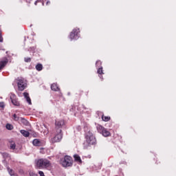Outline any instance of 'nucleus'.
<instances>
[{"label":"nucleus","mask_w":176,"mask_h":176,"mask_svg":"<svg viewBox=\"0 0 176 176\" xmlns=\"http://www.w3.org/2000/svg\"><path fill=\"white\" fill-rule=\"evenodd\" d=\"M82 93H83V91H81V92H80V95H82Z\"/></svg>","instance_id":"obj_34"},{"label":"nucleus","mask_w":176,"mask_h":176,"mask_svg":"<svg viewBox=\"0 0 176 176\" xmlns=\"http://www.w3.org/2000/svg\"><path fill=\"white\" fill-rule=\"evenodd\" d=\"M101 134L104 137H109L111 135V133L107 129H104Z\"/></svg>","instance_id":"obj_13"},{"label":"nucleus","mask_w":176,"mask_h":176,"mask_svg":"<svg viewBox=\"0 0 176 176\" xmlns=\"http://www.w3.org/2000/svg\"><path fill=\"white\" fill-rule=\"evenodd\" d=\"M96 129L98 130V132L101 134L103 133V131L105 129V128L100 124H98L96 126Z\"/></svg>","instance_id":"obj_14"},{"label":"nucleus","mask_w":176,"mask_h":176,"mask_svg":"<svg viewBox=\"0 0 176 176\" xmlns=\"http://www.w3.org/2000/svg\"><path fill=\"white\" fill-rule=\"evenodd\" d=\"M85 140L87 143L90 145H94L96 144V138L94 135L93 133L91 131H89L85 134Z\"/></svg>","instance_id":"obj_2"},{"label":"nucleus","mask_w":176,"mask_h":176,"mask_svg":"<svg viewBox=\"0 0 176 176\" xmlns=\"http://www.w3.org/2000/svg\"><path fill=\"white\" fill-rule=\"evenodd\" d=\"M3 42V38L2 36V30L0 29V43Z\"/></svg>","instance_id":"obj_24"},{"label":"nucleus","mask_w":176,"mask_h":176,"mask_svg":"<svg viewBox=\"0 0 176 176\" xmlns=\"http://www.w3.org/2000/svg\"><path fill=\"white\" fill-rule=\"evenodd\" d=\"M88 94H89V92H87V94H86V96H87V95H88Z\"/></svg>","instance_id":"obj_35"},{"label":"nucleus","mask_w":176,"mask_h":176,"mask_svg":"<svg viewBox=\"0 0 176 176\" xmlns=\"http://www.w3.org/2000/svg\"><path fill=\"white\" fill-rule=\"evenodd\" d=\"M8 171L11 176L14 175V171L12 169L8 168Z\"/></svg>","instance_id":"obj_23"},{"label":"nucleus","mask_w":176,"mask_h":176,"mask_svg":"<svg viewBox=\"0 0 176 176\" xmlns=\"http://www.w3.org/2000/svg\"><path fill=\"white\" fill-rule=\"evenodd\" d=\"M97 74H98L99 77L102 79H103V78L102 77V74H104V72H103V67H100L98 68V69L97 70Z\"/></svg>","instance_id":"obj_11"},{"label":"nucleus","mask_w":176,"mask_h":176,"mask_svg":"<svg viewBox=\"0 0 176 176\" xmlns=\"http://www.w3.org/2000/svg\"><path fill=\"white\" fill-rule=\"evenodd\" d=\"M60 164L63 167H69L73 165V158L69 155H66L61 159Z\"/></svg>","instance_id":"obj_4"},{"label":"nucleus","mask_w":176,"mask_h":176,"mask_svg":"<svg viewBox=\"0 0 176 176\" xmlns=\"http://www.w3.org/2000/svg\"><path fill=\"white\" fill-rule=\"evenodd\" d=\"M24 61L26 63H30L32 61V59L30 58H25Z\"/></svg>","instance_id":"obj_27"},{"label":"nucleus","mask_w":176,"mask_h":176,"mask_svg":"<svg viewBox=\"0 0 176 176\" xmlns=\"http://www.w3.org/2000/svg\"><path fill=\"white\" fill-rule=\"evenodd\" d=\"M22 122L23 123V124H25V126L29 124V122L25 120V119H22Z\"/></svg>","instance_id":"obj_26"},{"label":"nucleus","mask_w":176,"mask_h":176,"mask_svg":"<svg viewBox=\"0 0 176 176\" xmlns=\"http://www.w3.org/2000/svg\"><path fill=\"white\" fill-rule=\"evenodd\" d=\"M10 99L11 100V102L12 104H14L16 107L20 106V102L18 101L16 96L15 94H11L10 96Z\"/></svg>","instance_id":"obj_8"},{"label":"nucleus","mask_w":176,"mask_h":176,"mask_svg":"<svg viewBox=\"0 0 176 176\" xmlns=\"http://www.w3.org/2000/svg\"><path fill=\"white\" fill-rule=\"evenodd\" d=\"M10 148L12 150L16 148V144L14 142L10 143Z\"/></svg>","instance_id":"obj_20"},{"label":"nucleus","mask_w":176,"mask_h":176,"mask_svg":"<svg viewBox=\"0 0 176 176\" xmlns=\"http://www.w3.org/2000/svg\"><path fill=\"white\" fill-rule=\"evenodd\" d=\"M41 2L40 0H37L36 1L34 2V5L37 6L38 3Z\"/></svg>","instance_id":"obj_31"},{"label":"nucleus","mask_w":176,"mask_h":176,"mask_svg":"<svg viewBox=\"0 0 176 176\" xmlns=\"http://www.w3.org/2000/svg\"><path fill=\"white\" fill-rule=\"evenodd\" d=\"M0 107H2V108L5 107L4 102H0Z\"/></svg>","instance_id":"obj_30"},{"label":"nucleus","mask_w":176,"mask_h":176,"mask_svg":"<svg viewBox=\"0 0 176 176\" xmlns=\"http://www.w3.org/2000/svg\"><path fill=\"white\" fill-rule=\"evenodd\" d=\"M54 135H55L54 137L51 138L50 142L53 144L56 142H60L62 140L63 137L62 129L56 130Z\"/></svg>","instance_id":"obj_3"},{"label":"nucleus","mask_w":176,"mask_h":176,"mask_svg":"<svg viewBox=\"0 0 176 176\" xmlns=\"http://www.w3.org/2000/svg\"><path fill=\"white\" fill-rule=\"evenodd\" d=\"M4 156H9V154H8V153H4Z\"/></svg>","instance_id":"obj_33"},{"label":"nucleus","mask_w":176,"mask_h":176,"mask_svg":"<svg viewBox=\"0 0 176 176\" xmlns=\"http://www.w3.org/2000/svg\"><path fill=\"white\" fill-rule=\"evenodd\" d=\"M102 120L104 122H109L111 120V117L110 116H105L104 115L102 116Z\"/></svg>","instance_id":"obj_19"},{"label":"nucleus","mask_w":176,"mask_h":176,"mask_svg":"<svg viewBox=\"0 0 176 176\" xmlns=\"http://www.w3.org/2000/svg\"><path fill=\"white\" fill-rule=\"evenodd\" d=\"M74 160L76 162H78L79 164H82V161L81 160V157L78 155H74Z\"/></svg>","instance_id":"obj_15"},{"label":"nucleus","mask_w":176,"mask_h":176,"mask_svg":"<svg viewBox=\"0 0 176 176\" xmlns=\"http://www.w3.org/2000/svg\"><path fill=\"white\" fill-rule=\"evenodd\" d=\"M65 125V122L63 120H56L55 121V129L56 131L58 129H61L63 126Z\"/></svg>","instance_id":"obj_7"},{"label":"nucleus","mask_w":176,"mask_h":176,"mask_svg":"<svg viewBox=\"0 0 176 176\" xmlns=\"http://www.w3.org/2000/svg\"><path fill=\"white\" fill-rule=\"evenodd\" d=\"M38 173L39 176H45L43 171L40 170L38 172Z\"/></svg>","instance_id":"obj_29"},{"label":"nucleus","mask_w":176,"mask_h":176,"mask_svg":"<svg viewBox=\"0 0 176 176\" xmlns=\"http://www.w3.org/2000/svg\"><path fill=\"white\" fill-rule=\"evenodd\" d=\"M51 4V2L50 1H47V2H46V6H49V5H50Z\"/></svg>","instance_id":"obj_32"},{"label":"nucleus","mask_w":176,"mask_h":176,"mask_svg":"<svg viewBox=\"0 0 176 176\" xmlns=\"http://www.w3.org/2000/svg\"><path fill=\"white\" fill-rule=\"evenodd\" d=\"M16 82L19 91H23L27 87V82L23 78H17L16 79Z\"/></svg>","instance_id":"obj_5"},{"label":"nucleus","mask_w":176,"mask_h":176,"mask_svg":"<svg viewBox=\"0 0 176 176\" xmlns=\"http://www.w3.org/2000/svg\"><path fill=\"white\" fill-rule=\"evenodd\" d=\"M23 94V96L25 98L27 102L28 103V104L29 105L32 104V100H31V98L30 97L29 94L27 93V92H24Z\"/></svg>","instance_id":"obj_10"},{"label":"nucleus","mask_w":176,"mask_h":176,"mask_svg":"<svg viewBox=\"0 0 176 176\" xmlns=\"http://www.w3.org/2000/svg\"><path fill=\"white\" fill-rule=\"evenodd\" d=\"M20 133L25 138H28L30 136V132L25 130H21Z\"/></svg>","instance_id":"obj_16"},{"label":"nucleus","mask_w":176,"mask_h":176,"mask_svg":"<svg viewBox=\"0 0 176 176\" xmlns=\"http://www.w3.org/2000/svg\"><path fill=\"white\" fill-rule=\"evenodd\" d=\"M13 120L15 121H19V117L17 116L16 114L13 115Z\"/></svg>","instance_id":"obj_25"},{"label":"nucleus","mask_w":176,"mask_h":176,"mask_svg":"<svg viewBox=\"0 0 176 176\" xmlns=\"http://www.w3.org/2000/svg\"><path fill=\"white\" fill-rule=\"evenodd\" d=\"M42 5L44 6V3H43Z\"/></svg>","instance_id":"obj_36"},{"label":"nucleus","mask_w":176,"mask_h":176,"mask_svg":"<svg viewBox=\"0 0 176 176\" xmlns=\"http://www.w3.org/2000/svg\"><path fill=\"white\" fill-rule=\"evenodd\" d=\"M6 128L8 130H12L14 129V126L10 124H7L6 125Z\"/></svg>","instance_id":"obj_21"},{"label":"nucleus","mask_w":176,"mask_h":176,"mask_svg":"<svg viewBox=\"0 0 176 176\" xmlns=\"http://www.w3.org/2000/svg\"><path fill=\"white\" fill-rule=\"evenodd\" d=\"M101 66H102V62H101V60H98V61H96V67L100 68V67H102Z\"/></svg>","instance_id":"obj_22"},{"label":"nucleus","mask_w":176,"mask_h":176,"mask_svg":"<svg viewBox=\"0 0 176 176\" xmlns=\"http://www.w3.org/2000/svg\"><path fill=\"white\" fill-rule=\"evenodd\" d=\"M29 175H30V176H38V174H36L34 172H30Z\"/></svg>","instance_id":"obj_28"},{"label":"nucleus","mask_w":176,"mask_h":176,"mask_svg":"<svg viewBox=\"0 0 176 176\" xmlns=\"http://www.w3.org/2000/svg\"><path fill=\"white\" fill-rule=\"evenodd\" d=\"M80 29H74L69 34V38L71 40L78 39L79 38Z\"/></svg>","instance_id":"obj_6"},{"label":"nucleus","mask_w":176,"mask_h":176,"mask_svg":"<svg viewBox=\"0 0 176 176\" xmlns=\"http://www.w3.org/2000/svg\"><path fill=\"white\" fill-rule=\"evenodd\" d=\"M32 144L34 146H41V142L38 139H35L32 141Z\"/></svg>","instance_id":"obj_17"},{"label":"nucleus","mask_w":176,"mask_h":176,"mask_svg":"<svg viewBox=\"0 0 176 176\" xmlns=\"http://www.w3.org/2000/svg\"><path fill=\"white\" fill-rule=\"evenodd\" d=\"M36 69L38 71V72H41L43 69V66L42 64L41 63H38L36 67H35Z\"/></svg>","instance_id":"obj_18"},{"label":"nucleus","mask_w":176,"mask_h":176,"mask_svg":"<svg viewBox=\"0 0 176 176\" xmlns=\"http://www.w3.org/2000/svg\"><path fill=\"white\" fill-rule=\"evenodd\" d=\"M36 168H52V163L47 159H39L36 161Z\"/></svg>","instance_id":"obj_1"},{"label":"nucleus","mask_w":176,"mask_h":176,"mask_svg":"<svg viewBox=\"0 0 176 176\" xmlns=\"http://www.w3.org/2000/svg\"><path fill=\"white\" fill-rule=\"evenodd\" d=\"M51 89L54 91H58L60 90V89L56 83H53L51 85Z\"/></svg>","instance_id":"obj_12"},{"label":"nucleus","mask_w":176,"mask_h":176,"mask_svg":"<svg viewBox=\"0 0 176 176\" xmlns=\"http://www.w3.org/2000/svg\"><path fill=\"white\" fill-rule=\"evenodd\" d=\"M9 60L7 57H3L0 61V71H1L8 63Z\"/></svg>","instance_id":"obj_9"}]
</instances>
